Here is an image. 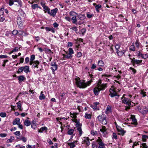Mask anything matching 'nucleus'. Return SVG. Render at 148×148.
Wrapping results in <instances>:
<instances>
[{
	"label": "nucleus",
	"instance_id": "nucleus-1",
	"mask_svg": "<svg viewBox=\"0 0 148 148\" xmlns=\"http://www.w3.org/2000/svg\"><path fill=\"white\" fill-rule=\"evenodd\" d=\"M75 83L77 86L80 88H84L90 85L92 82V79H91L86 83L84 80H81L79 77L76 78L75 79Z\"/></svg>",
	"mask_w": 148,
	"mask_h": 148
},
{
	"label": "nucleus",
	"instance_id": "nucleus-2",
	"mask_svg": "<svg viewBox=\"0 0 148 148\" xmlns=\"http://www.w3.org/2000/svg\"><path fill=\"white\" fill-rule=\"evenodd\" d=\"M65 52L67 55H66L64 54H63V60H65V58L71 59L73 57L72 54L74 53V51L72 48H69L68 49V52L67 51H65Z\"/></svg>",
	"mask_w": 148,
	"mask_h": 148
},
{
	"label": "nucleus",
	"instance_id": "nucleus-3",
	"mask_svg": "<svg viewBox=\"0 0 148 148\" xmlns=\"http://www.w3.org/2000/svg\"><path fill=\"white\" fill-rule=\"evenodd\" d=\"M125 95L124 94L123 97L121 98L122 102L124 103H125L128 106H130L131 105L132 101L128 98L125 97Z\"/></svg>",
	"mask_w": 148,
	"mask_h": 148
},
{
	"label": "nucleus",
	"instance_id": "nucleus-4",
	"mask_svg": "<svg viewBox=\"0 0 148 148\" xmlns=\"http://www.w3.org/2000/svg\"><path fill=\"white\" fill-rule=\"evenodd\" d=\"M23 71H24L26 73L30 72V71L29 70V66H22L20 67L18 69V73H19L22 72Z\"/></svg>",
	"mask_w": 148,
	"mask_h": 148
},
{
	"label": "nucleus",
	"instance_id": "nucleus-5",
	"mask_svg": "<svg viewBox=\"0 0 148 148\" xmlns=\"http://www.w3.org/2000/svg\"><path fill=\"white\" fill-rule=\"evenodd\" d=\"M138 110L142 114H145L148 112V107L145 106L142 108L139 107H138Z\"/></svg>",
	"mask_w": 148,
	"mask_h": 148
},
{
	"label": "nucleus",
	"instance_id": "nucleus-6",
	"mask_svg": "<svg viewBox=\"0 0 148 148\" xmlns=\"http://www.w3.org/2000/svg\"><path fill=\"white\" fill-rule=\"evenodd\" d=\"M115 88L114 86H112L110 89V96L113 97L115 96H117V94L115 90Z\"/></svg>",
	"mask_w": 148,
	"mask_h": 148
},
{
	"label": "nucleus",
	"instance_id": "nucleus-7",
	"mask_svg": "<svg viewBox=\"0 0 148 148\" xmlns=\"http://www.w3.org/2000/svg\"><path fill=\"white\" fill-rule=\"evenodd\" d=\"M100 131L102 133L103 136L105 137L108 136V134L107 132V129L105 126H102L100 129Z\"/></svg>",
	"mask_w": 148,
	"mask_h": 148
},
{
	"label": "nucleus",
	"instance_id": "nucleus-8",
	"mask_svg": "<svg viewBox=\"0 0 148 148\" xmlns=\"http://www.w3.org/2000/svg\"><path fill=\"white\" fill-rule=\"evenodd\" d=\"M96 141L98 142L99 145L98 148H105V144L102 141L101 139L100 138L98 137Z\"/></svg>",
	"mask_w": 148,
	"mask_h": 148
},
{
	"label": "nucleus",
	"instance_id": "nucleus-9",
	"mask_svg": "<svg viewBox=\"0 0 148 148\" xmlns=\"http://www.w3.org/2000/svg\"><path fill=\"white\" fill-rule=\"evenodd\" d=\"M51 65L52 67L50 69L52 70L53 73L55 74V71L57 69L58 66L55 62H53L51 63Z\"/></svg>",
	"mask_w": 148,
	"mask_h": 148
},
{
	"label": "nucleus",
	"instance_id": "nucleus-10",
	"mask_svg": "<svg viewBox=\"0 0 148 148\" xmlns=\"http://www.w3.org/2000/svg\"><path fill=\"white\" fill-rule=\"evenodd\" d=\"M83 139L82 143H86L87 146L90 145L89 139L88 137H84Z\"/></svg>",
	"mask_w": 148,
	"mask_h": 148
},
{
	"label": "nucleus",
	"instance_id": "nucleus-11",
	"mask_svg": "<svg viewBox=\"0 0 148 148\" xmlns=\"http://www.w3.org/2000/svg\"><path fill=\"white\" fill-rule=\"evenodd\" d=\"M23 21L21 17L18 18L17 21V24L20 27H22L23 25Z\"/></svg>",
	"mask_w": 148,
	"mask_h": 148
},
{
	"label": "nucleus",
	"instance_id": "nucleus-12",
	"mask_svg": "<svg viewBox=\"0 0 148 148\" xmlns=\"http://www.w3.org/2000/svg\"><path fill=\"white\" fill-rule=\"evenodd\" d=\"M58 10V9L57 8H55L54 9L52 10L51 12L50 11V13H48V14H50L51 16L54 17L55 16Z\"/></svg>",
	"mask_w": 148,
	"mask_h": 148
},
{
	"label": "nucleus",
	"instance_id": "nucleus-13",
	"mask_svg": "<svg viewBox=\"0 0 148 148\" xmlns=\"http://www.w3.org/2000/svg\"><path fill=\"white\" fill-rule=\"evenodd\" d=\"M77 141H74L73 142L68 143V144L70 147V148H74L77 145Z\"/></svg>",
	"mask_w": 148,
	"mask_h": 148
},
{
	"label": "nucleus",
	"instance_id": "nucleus-14",
	"mask_svg": "<svg viewBox=\"0 0 148 148\" xmlns=\"http://www.w3.org/2000/svg\"><path fill=\"white\" fill-rule=\"evenodd\" d=\"M97 86L100 90H103L107 87V84H103Z\"/></svg>",
	"mask_w": 148,
	"mask_h": 148
},
{
	"label": "nucleus",
	"instance_id": "nucleus-15",
	"mask_svg": "<svg viewBox=\"0 0 148 148\" xmlns=\"http://www.w3.org/2000/svg\"><path fill=\"white\" fill-rule=\"evenodd\" d=\"M78 18L80 20H81L80 21H79L78 23V24L79 25H80L81 24L83 23V21H82L83 20H84V19L85 17L84 16L81 15H79L78 16Z\"/></svg>",
	"mask_w": 148,
	"mask_h": 148
},
{
	"label": "nucleus",
	"instance_id": "nucleus-16",
	"mask_svg": "<svg viewBox=\"0 0 148 148\" xmlns=\"http://www.w3.org/2000/svg\"><path fill=\"white\" fill-rule=\"evenodd\" d=\"M111 107L110 105H108L106 110L105 113L106 114H108L111 112Z\"/></svg>",
	"mask_w": 148,
	"mask_h": 148
},
{
	"label": "nucleus",
	"instance_id": "nucleus-17",
	"mask_svg": "<svg viewBox=\"0 0 148 148\" xmlns=\"http://www.w3.org/2000/svg\"><path fill=\"white\" fill-rule=\"evenodd\" d=\"M100 91L97 86H96L93 89V92L95 95H97L99 94V92Z\"/></svg>",
	"mask_w": 148,
	"mask_h": 148
},
{
	"label": "nucleus",
	"instance_id": "nucleus-18",
	"mask_svg": "<svg viewBox=\"0 0 148 148\" xmlns=\"http://www.w3.org/2000/svg\"><path fill=\"white\" fill-rule=\"evenodd\" d=\"M20 121V119L19 118H16L14 120L12 124L14 125L16 124L18 125L19 124H21Z\"/></svg>",
	"mask_w": 148,
	"mask_h": 148
},
{
	"label": "nucleus",
	"instance_id": "nucleus-19",
	"mask_svg": "<svg viewBox=\"0 0 148 148\" xmlns=\"http://www.w3.org/2000/svg\"><path fill=\"white\" fill-rule=\"evenodd\" d=\"M42 7L44 9V11L45 13L47 12L48 14L50 13V9H49L47 6H46L45 5H42Z\"/></svg>",
	"mask_w": 148,
	"mask_h": 148
},
{
	"label": "nucleus",
	"instance_id": "nucleus-20",
	"mask_svg": "<svg viewBox=\"0 0 148 148\" xmlns=\"http://www.w3.org/2000/svg\"><path fill=\"white\" fill-rule=\"evenodd\" d=\"M77 130L79 132V134L80 136H81L82 134V131L81 128V126H79L77 127H76Z\"/></svg>",
	"mask_w": 148,
	"mask_h": 148
},
{
	"label": "nucleus",
	"instance_id": "nucleus-21",
	"mask_svg": "<svg viewBox=\"0 0 148 148\" xmlns=\"http://www.w3.org/2000/svg\"><path fill=\"white\" fill-rule=\"evenodd\" d=\"M24 125L26 126H29L31 124L30 121L28 119H25L24 122Z\"/></svg>",
	"mask_w": 148,
	"mask_h": 148
},
{
	"label": "nucleus",
	"instance_id": "nucleus-22",
	"mask_svg": "<svg viewBox=\"0 0 148 148\" xmlns=\"http://www.w3.org/2000/svg\"><path fill=\"white\" fill-rule=\"evenodd\" d=\"M131 118L132 120V121L133 122V123H132V124H133L135 125H137V120L135 118V117L131 115Z\"/></svg>",
	"mask_w": 148,
	"mask_h": 148
},
{
	"label": "nucleus",
	"instance_id": "nucleus-23",
	"mask_svg": "<svg viewBox=\"0 0 148 148\" xmlns=\"http://www.w3.org/2000/svg\"><path fill=\"white\" fill-rule=\"evenodd\" d=\"M73 121L76 123V127H77L79 126H82V124L80 123L79 121L76 119V118L73 119Z\"/></svg>",
	"mask_w": 148,
	"mask_h": 148
},
{
	"label": "nucleus",
	"instance_id": "nucleus-24",
	"mask_svg": "<svg viewBox=\"0 0 148 148\" xmlns=\"http://www.w3.org/2000/svg\"><path fill=\"white\" fill-rule=\"evenodd\" d=\"M32 8L34 9H35L36 8H39L40 9H41V8L40 6H39L38 5L36 4H32Z\"/></svg>",
	"mask_w": 148,
	"mask_h": 148
},
{
	"label": "nucleus",
	"instance_id": "nucleus-25",
	"mask_svg": "<svg viewBox=\"0 0 148 148\" xmlns=\"http://www.w3.org/2000/svg\"><path fill=\"white\" fill-rule=\"evenodd\" d=\"M76 16H73L71 18V20H72V22L73 23L77 24V20L76 18Z\"/></svg>",
	"mask_w": 148,
	"mask_h": 148
},
{
	"label": "nucleus",
	"instance_id": "nucleus-26",
	"mask_svg": "<svg viewBox=\"0 0 148 148\" xmlns=\"http://www.w3.org/2000/svg\"><path fill=\"white\" fill-rule=\"evenodd\" d=\"M43 91H41L40 92V94L39 96V98L40 100L44 99L45 98V97L43 93Z\"/></svg>",
	"mask_w": 148,
	"mask_h": 148
},
{
	"label": "nucleus",
	"instance_id": "nucleus-27",
	"mask_svg": "<svg viewBox=\"0 0 148 148\" xmlns=\"http://www.w3.org/2000/svg\"><path fill=\"white\" fill-rule=\"evenodd\" d=\"M35 63V64H39L40 62L38 60L36 61H31L29 62V64L30 65H32L33 64Z\"/></svg>",
	"mask_w": 148,
	"mask_h": 148
},
{
	"label": "nucleus",
	"instance_id": "nucleus-28",
	"mask_svg": "<svg viewBox=\"0 0 148 148\" xmlns=\"http://www.w3.org/2000/svg\"><path fill=\"white\" fill-rule=\"evenodd\" d=\"M104 63L102 60H99L98 62V65L100 66H103Z\"/></svg>",
	"mask_w": 148,
	"mask_h": 148
},
{
	"label": "nucleus",
	"instance_id": "nucleus-29",
	"mask_svg": "<svg viewBox=\"0 0 148 148\" xmlns=\"http://www.w3.org/2000/svg\"><path fill=\"white\" fill-rule=\"evenodd\" d=\"M25 79V77L23 75H21L18 77V80L20 82H23Z\"/></svg>",
	"mask_w": 148,
	"mask_h": 148
},
{
	"label": "nucleus",
	"instance_id": "nucleus-30",
	"mask_svg": "<svg viewBox=\"0 0 148 148\" xmlns=\"http://www.w3.org/2000/svg\"><path fill=\"white\" fill-rule=\"evenodd\" d=\"M102 77H104L105 79H106V81L107 82H109L110 80L109 79H108L107 77H108L111 76L110 75H102Z\"/></svg>",
	"mask_w": 148,
	"mask_h": 148
},
{
	"label": "nucleus",
	"instance_id": "nucleus-31",
	"mask_svg": "<svg viewBox=\"0 0 148 148\" xmlns=\"http://www.w3.org/2000/svg\"><path fill=\"white\" fill-rule=\"evenodd\" d=\"M47 127H43L40 128V129L38 130V132H42L45 130H46Z\"/></svg>",
	"mask_w": 148,
	"mask_h": 148
},
{
	"label": "nucleus",
	"instance_id": "nucleus-32",
	"mask_svg": "<svg viewBox=\"0 0 148 148\" xmlns=\"http://www.w3.org/2000/svg\"><path fill=\"white\" fill-rule=\"evenodd\" d=\"M116 53L119 56H121L124 53V51L118 50L116 51Z\"/></svg>",
	"mask_w": 148,
	"mask_h": 148
},
{
	"label": "nucleus",
	"instance_id": "nucleus-33",
	"mask_svg": "<svg viewBox=\"0 0 148 148\" xmlns=\"http://www.w3.org/2000/svg\"><path fill=\"white\" fill-rule=\"evenodd\" d=\"M14 137L13 136H11L10 138L8 139L7 140V143H11L13 142V141L14 139Z\"/></svg>",
	"mask_w": 148,
	"mask_h": 148
},
{
	"label": "nucleus",
	"instance_id": "nucleus-34",
	"mask_svg": "<svg viewBox=\"0 0 148 148\" xmlns=\"http://www.w3.org/2000/svg\"><path fill=\"white\" fill-rule=\"evenodd\" d=\"M77 114L76 113H72L71 112L70 113L71 116L73 119L76 118V115Z\"/></svg>",
	"mask_w": 148,
	"mask_h": 148
},
{
	"label": "nucleus",
	"instance_id": "nucleus-35",
	"mask_svg": "<svg viewBox=\"0 0 148 148\" xmlns=\"http://www.w3.org/2000/svg\"><path fill=\"white\" fill-rule=\"evenodd\" d=\"M147 136L145 135H143L142 136V140L144 142H146L147 141Z\"/></svg>",
	"mask_w": 148,
	"mask_h": 148
},
{
	"label": "nucleus",
	"instance_id": "nucleus-36",
	"mask_svg": "<svg viewBox=\"0 0 148 148\" xmlns=\"http://www.w3.org/2000/svg\"><path fill=\"white\" fill-rule=\"evenodd\" d=\"M101 5L100 4H98L96 5L95 7L96 10L97 12H99V9L101 8Z\"/></svg>",
	"mask_w": 148,
	"mask_h": 148
},
{
	"label": "nucleus",
	"instance_id": "nucleus-37",
	"mask_svg": "<svg viewBox=\"0 0 148 148\" xmlns=\"http://www.w3.org/2000/svg\"><path fill=\"white\" fill-rule=\"evenodd\" d=\"M130 50L132 51H134L135 50V48L134 45V43L130 47Z\"/></svg>",
	"mask_w": 148,
	"mask_h": 148
},
{
	"label": "nucleus",
	"instance_id": "nucleus-38",
	"mask_svg": "<svg viewBox=\"0 0 148 148\" xmlns=\"http://www.w3.org/2000/svg\"><path fill=\"white\" fill-rule=\"evenodd\" d=\"M17 106L19 109V110L22 111L23 109V108L21 107V103L19 102L16 103Z\"/></svg>",
	"mask_w": 148,
	"mask_h": 148
},
{
	"label": "nucleus",
	"instance_id": "nucleus-39",
	"mask_svg": "<svg viewBox=\"0 0 148 148\" xmlns=\"http://www.w3.org/2000/svg\"><path fill=\"white\" fill-rule=\"evenodd\" d=\"M85 117L86 119H90L91 118V115L90 114L86 113L85 114Z\"/></svg>",
	"mask_w": 148,
	"mask_h": 148
},
{
	"label": "nucleus",
	"instance_id": "nucleus-40",
	"mask_svg": "<svg viewBox=\"0 0 148 148\" xmlns=\"http://www.w3.org/2000/svg\"><path fill=\"white\" fill-rule=\"evenodd\" d=\"M74 131L73 130L70 129L68 131L67 134L69 135H72L74 133Z\"/></svg>",
	"mask_w": 148,
	"mask_h": 148
},
{
	"label": "nucleus",
	"instance_id": "nucleus-41",
	"mask_svg": "<svg viewBox=\"0 0 148 148\" xmlns=\"http://www.w3.org/2000/svg\"><path fill=\"white\" fill-rule=\"evenodd\" d=\"M105 117L103 115V116H99L97 117L98 120L101 122L103 119H104Z\"/></svg>",
	"mask_w": 148,
	"mask_h": 148
},
{
	"label": "nucleus",
	"instance_id": "nucleus-42",
	"mask_svg": "<svg viewBox=\"0 0 148 148\" xmlns=\"http://www.w3.org/2000/svg\"><path fill=\"white\" fill-rule=\"evenodd\" d=\"M4 9L3 8H1L0 9V16H3Z\"/></svg>",
	"mask_w": 148,
	"mask_h": 148
},
{
	"label": "nucleus",
	"instance_id": "nucleus-43",
	"mask_svg": "<svg viewBox=\"0 0 148 148\" xmlns=\"http://www.w3.org/2000/svg\"><path fill=\"white\" fill-rule=\"evenodd\" d=\"M69 14L70 16H76L75 15H77V14L75 12L73 11H71L69 12Z\"/></svg>",
	"mask_w": 148,
	"mask_h": 148
},
{
	"label": "nucleus",
	"instance_id": "nucleus-44",
	"mask_svg": "<svg viewBox=\"0 0 148 148\" xmlns=\"http://www.w3.org/2000/svg\"><path fill=\"white\" fill-rule=\"evenodd\" d=\"M119 18L120 20V21L121 22H124V19L123 18L124 16L121 14H120L119 16Z\"/></svg>",
	"mask_w": 148,
	"mask_h": 148
},
{
	"label": "nucleus",
	"instance_id": "nucleus-45",
	"mask_svg": "<svg viewBox=\"0 0 148 148\" xmlns=\"http://www.w3.org/2000/svg\"><path fill=\"white\" fill-rule=\"evenodd\" d=\"M140 93L142 95L143 97H145L146 96V92H145L143 90H141Z\"/></svg>",
	"mask_w": 148,
	"mask_h": 148
},
{
	"label": "nucleus",
	"instance_id": "nucleus-46",
	"mask_svg": "<svg viewBox=\"0 0 148 148\" xmlns=\"http://www.w3.org/2000/svg\"><path fill=\"white\" fill-rule=\"evenodd\" d=\"M119 134L122 135V136L123 135L125 132L123 129H122L121 130V131H119Z\"/></svg>",
	"mask_w": 148,
	"mask_h": 148
},
{
	"label": "nucleus",
	"instance_id": "nucleus-47",
	"mask_svg": "<svg viewBox=\"0 0 148 148\" xmlns=\"http://www.w3.org/2000/svg\"><path fill=\"white\" fill-rule=\"evenodd\" d=\"M87 17L88 18H91L94 16L93 14H90L89 13H87L86 14Z\"/></svg>",
	"mask_w": 148,
	"mask_h": 148
},
{
	"label": "nucleus",
	"instance_id": "nucleus-48",
	"mask_svg": "<svg viewBox=\"0 0 148 148\" xmlns=\"http://www.w3.org/2000/svg\"><path fill=\"white\" fill-rule=\"evenodd\" d=\"M70 29L72 30L73 31H75L76 32L78 30L77 27L76 26H74L71 27Z\"/></svg>",
	"mask_w": 148,
	"mask_h": 148
},
{
	"label": "nucleus",
	"instance_id": "nucleus-49",
	"mask_svg": "<svg viewBox=\"0 0 148 148\" xmlns=\"http://www.w3.org/2000/svg\"><path fill=\"white\" fill-rule=\"evenodd\" d=\"M14 1L17 2L19 5L21 7L22 6V2L21 0H14Z\"/></svg>",
	"mask_w": 148,
	"mask_h": 148
},
{
	"label": "nucleus",
	"instance_id": "nucleus-50",
	"mask_svg": "<svg viewBox=\"0 0 148 148\" xmlns=\"http://www.w3.org/2000/svg\"><path fill=\"white\" fill-rule=\"evenodd\" d=\"M0 116L1 117H4L6 116V114L5 112H1L0 113Z\"/></svg>",
	"mask_w": 148,
	"mask_h": 148
},
{
	"label": "nucleus",
	"instance_id": "nucleus-51",
	"mask_svg": "<svg viewBox=\"0 0 148 148\" xmlns=\"http://www.w3.org/2000/svg\"><path fill=\"white\" fill-rule=\"evenodd\" d=\"M18 31L16 30H14L12 32V34L14 35H15L18 34Z\"/></svg>",
	"mask_w": 148,
	"mask_h": 148
},
{
	"label": "nucleus",
	"instance_id": "nucleus-52",
	"mask_svg": "<svg viewBox=\"0 0 148 148\" xmlns=\"http://www.w3.org/2000/svg\"><path fill=\"white\" fill-rule=\"evenodd\" d=\"M104 125H106L107 124V121L105 117L103 119L101 122Z\"/></svg>",
	"mask_w": 148,
	"mask_h": 148
},
{
	"label": "nucleus",
	"instance_id": "nucleus-53",
	"mask_svg": "<svg viewBox=\"0 0 148 148\" xmlns=\"http://www.w3.org/2000/svg\"><path fill=\"white\" fill-rule=\"evenodd\" d=\"M142 60H136V61H135V62L134 63V64H139L140 63L142 62Z\"/></svg>",
	"mask_w": 148,
	"mask_h": 148
},
{
	"label": "nucleus",
	"instance_id": "nucleus-54",
	"mask_svg": "<svg viewBox=\"0 0 148 148\" xmlns=\"http://www.w3.org/2000/svg\"><path fill=\"white\" fill-rule=\"evenodd\" d=\"M20 48L18 47H16L11 52V53L13 52H14L17 51H18V49H20Z\"/></svg>",
	"mask_w": 148,
	"mask_h": 148
},
{
	"label": "nucleus",
	"instance_id": "nucleus-55",
	"mask_svg": "<svg viewBox=\"0 0 148 148\" xmlns=\"http://www.w3.org/2000/svg\"><path fill=\"white\" fill-rule=\"evenodd\" d=\"M135 45L136 47L138 48H139L140 46V43L138 40H136V42Z\"/></svg>",
	"mask_w": 148,
	"mask_h": 148
},
{
	"label": "nucleus",
	"instance_id": "nucleus-56",
	"mask_svg": "<svg viewBox=\"0 0 148 148\" xmlns=\"http://www.w3.org/2000/svg\"><path fill=\"white\" fill-rule=\"evenodd\" d=\"M35 59V56L34 55H31L30 56V60L31 61H34Z\"/></svg>",
	"mask_w": 148,
	"mask_h": 148
},
{
	"label": "nucleus",
	"instance_id": "nucleus-57",
	"mask_svg": "<svg viewBox=\"0 0 148 148\" xmlns=\"http://www.w3.org/2000/svg\"><path fill=\"white\" fill-rule=\"evenodd\" d=\"M91 134L92 135H94L97 134V132L93 130H92L91 132Z\"/></svg>",
	"mask_w": 148,
	"mask_h": 148
},
{
	"label": "nucleus",
	"instance_id": "nucleus-58",
	"mask_svg": "<svg viewBox=\"0 0 148 148\" xmlns=\"http://www.w3.org/2000/svg\"><path fill=\"white\" fill-rule=\"evenodd\" d=\"M7 134L5 133L0 134V136L1 137H5L7 136Z\"/></svg>",
	"mask_w": 148,
	"mask_h": 148
},
{
	"label": "nucleus",
	"instance_id": "nucleus-59",
	"mask_svg": "<svg viewBox=\"0 0 148 148\" xmlns=\"http://www.w3.org/2000/svg\"><path fill=\"white\" fill-rule=\"evenodd\" d=\"M92 148H97V146L95 142L92 143Z\"/></svg>",
	"mask_w": 148,
	"mask_h": 148
},
{
	"label": "nucleus",
	"instance_id": "nucleus-60",
	"mask_svg": "<svg viewBox=\"0 0 148 148\" xmlns=\"http://www.w3.org/2000/svg\"><path fill=\"white\" fill-rule=\"evenodd\" d=\"M26 147L27 148H35V145L31 146L29 145H27L26 146Z\"/></svg>",
	"mask_w": 148,
	"mask_h": 148
},
{
	"label": "nucleus",
	"instance_id": "nucleus-61",
	"mask_svg": "<svg viewBox=\"0 0 148 148\" xmlns=\"http://www.w3.org/2000/svg\"><path fill=\"white\" fill-rule=\"evenodd\" d=\"M8 56L6 55H0V58H6Z\"/></svg>",
	"mask_w": 148,
	"mask_h": 148
},
{
	"label": "nucleus",
	"instance_id": "nucleus-62",
	"mask_svg": "<svg viewBox=\"0 0 148 148\" xmlns=\"http://www.w3.org/2000/svg\"><path fill=\"white\" fill-rule=\"evenodd\" d=\"M5 20V18L3 16H0V21L3 22Z\"/></svg>",
	"mask_w": 148,
	"mask_h": 148
},
{
	"label": "nucleus",
	"instance_id": "nucleus-63",
	"mask_svg": "<svg viewBox=\"0 0 148 148\" xmlns=\"http://www.w3.org/2000/svg\"><path fill=\"white\" fill-rule=\"evenodd\" d=\"M142 145L143 148H148V146L146 143H143L142 144Z\"/></svg>",
	"mask_w": 148,
	"mask_h": 148
},
{
	"label": "nucleus",
	"instance_id": "nucleus-64",
	"mask_svg": "<svg viewBox=\"0 0 148 148\" xmlns=\"http://www.w3.org/2000/svg\"><path fill=\"white\" fill-rule=\"evenodd\" d=\"M148 57V56L147 53L145 54V55L143 54L142 58L143 59H146Z\"/></svg>",
	"mask_w": 148,
	"mask_h": 148
}]
</instances>
